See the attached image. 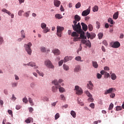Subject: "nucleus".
Segmentation results:
<instances>
[{"label":"nucleus","instance_id":"obj_10","mask_svg":"<svg viewBox=\"0 0 124 124\" xmlns=\"http://www.w3.org/2000/svg\"><path fill=\"white\" fill-rule=\"evenodd\" d=\"M120 46V44L119 42H115L113 43V45H112V47L117 48Z\"/></svg>","mask_w":124,"mask_h":124},{"label":"nucleus","instance_id":"obj_17","mask_svg":"<svg viewBox=\"0 0 124 124\" xmlns=\"http://www.w3.org/2000/svg\"><path fill=\"white\" fill-rule=\"evenodd\" d=\"M25 122H26V124H30L31 123V122L33 123V118L29 117L27 119L25 120Z\"/></svg>","mask_w":124,"mask_h":124},{"label":"nucleus","instance_id":"obj_22","mask_svg":"<svg viewBox=\"0 0 124 124\" xmlns=\"http://www.w3.org/2000/svg\"><path fill=\"white\" fill-rule=\"evenodd\" d=\"M119 16V13L118 12H117L116 13H115L114 15L113 16V18L115 20H116L118 18Z\"/></svg>","mask_w":124,"mask_h":124},{"label":"nucleus","instance_id":"obj_43","mask_svg":"<svg viewBox=\"0 0 124 124\" xmlns=\"http://www.w3.org/2000/svg\"><path fill=\"white\" fill-rule=\"evenodd\" d=\"M77 101H78V104H80V106H83V103L82 102H81V100L80 99V98H78L77 99Z\"/></svg>","mask_w":124,"mask_h":124},{"label":"nucleus","instance_id":"obj_15","mask_svg":"<svg viewBox=\"0 0 124 124\" xmlns=\"http://www.w3.org/2000/svg\"><path fill=\"white\" fill-rule=\"evenodd\" d=\"M81 26L82 28V30H83L84 31H86L88 30V27L87 26V25L83 22H81Z\"/></svg>","mask_w":124,"mask_h":124},{"label":"nucleus","instance_id":"obj_64","mask_svg":"<svg viewBox=\"0 0 124 124\" xmlns=\"http://www.w3.org/2000/svg\"><path fill=\"white\" fill-rule=\"evenodd\" d=\"M21 108V107L20 105H17L16 107V109L17 110H19Z\"/></svg>","mask_w":124,"mask_h":124},{"label":"nucleus","instance_id":"obj_9","mask_svg":"<svg viewBox=\"0 0 124 124\" xmlns=\"http://www.w3.org/2000/svg\"><path fill=\"white\" fill-rule=\"evenodd\" d=\"M93 84H92V81H89V83L87 84V88H88L90 90H92L93 89Z\"/></svg>","mask_w":124,"mask_h":124},{"label":"nucleus","instance_id":"obj_6","mask_svg":"<svg viewBox=\"0 0 124 124\" xmlns=\"http://www.w3.org/2000/svg\"><path fill=\"white\" fill-rule=\"evenodd\" d=\"M90 11H91L90 7H89V8L87 9V10H85V11H82V16L85 17L89 15L90 13Z\"/></svg>","mask_w":124,"mask_h":124},{"label":"nucleus","instance_id":"obj_14","mask_svg":"<svg viewBox=\"0 0 124 124\" xmlns=\"http://www.w3.org/2000/svg\"><path fill=\"white\" fill-rule=\"evenodd\" d=\"M61 87V85L52 86V91L53 92V93H56L58 91V89H59V87Z\"/></svg>","mask_w":124,"mask_h":124},{"label":"nucleus","instance_id":"obj_36","mask_svg":"<svg viewBox=\"0 0 124 124\" xmlns=\"http://www.w3.org/2000/svg\"><path fill=\"white\" fill-rule=\"evenodd\" d=\"M81 2H78V3H77L76 5H75V8H76L77 9L79 8L80 7H81Z\"/></svg>","mask_w":124,"mask_h":124},{"label":"nucleus","instance_id":"obj_58","mask_svg":"<svg viewBox=\"0 0 124 124\" xmlns=\"http://www.w3.org/2000/svg\"><path fill=\"white\" fill-rule=\"evenodd\" d=\"M103 44L105 45V46H108V42L106 41V40H104L103 41Z\"/></svg>","mask_w":124,"mask_h":124},{"label":"nucleus","instance_id":"obj_42","mask_svg":"<svg viewBox=\"0 0 124 124\" xmlns=\"http://www.w3.org/2000/svg\"><path fill=\"white\" fill-rule=\"evenodd\" d=\"M96 36V35L94 33H91V35H90V38L91 40H93L94 38H95Z\"/></svg>","mask_w":124,"mask_h":124},{"label":"nucleus","instance_id":"obj_61","mask_svg":"<svg viewBox=\"0 0 124 124\" xmlns=\"http://www.w3.org/2000/svg\"><path fill=\"white\" fill-rule=\"evenodd\" d=\"M63 63V61L62 60H61V61H60L59 62V66H61L62 65Z\"/></svg>","mask_w":124,"mask_h":124},{"label":"nucleus","instance_id":"obj_55","mask_svg":"<svg viewBox=\"0 0 124 124\" xmlns=\"http://www.w3.org/2000/svg\"><path fill=\"white\" fill-rule=\"evenodd\" d=\"M61 100H62L63 101L65 100V97H64L63 94L61 95Z\"/></svg>","mask_w":124,"mask_h":124},{"label":"nucleus","instance_id":"obj_52","mask_svg":"<svg viewBox=\"0 0 124 124\" xmlns=\"http://www.w3.org/2000/svg\"><path fill=\"white\" fill-rule=\"evenodd\" d=\"M59 113H56L55 116V119L57 120L58 118H59Z\"/></svg>","mask_w":124,"mask_h":124},{"label":"nucleus","instance_id":"obj_16","mask_svg":"<svg viewBox=\"0 0 124 124\" xmlns=\"http://www.w3.org/2000/svg\"><path fill=\"white\" fill-rule=\"evenodd\" d=\"M113 90V88H109L108 90H107V91H105L104 94L107 95L109 93H111Z\"/></svg>","mask_w":124,"mask_h":124},{"label":"nucleus","instance_id":"obj_47","mask_svg":"<svg viewBox=\"0 0 124 124\" xmlns=\"http://www.w3.org/2000/svg\"><path fill=\"white\" fill-rule=\"evenodd\" d=\"M24 13L23 10H20L18 11V16H22V14Z\"/></svg>","mask_w":124,"mask_h":124},{"label":"nucleus","instance_id":"obj_48","mask_svg":"<svg viewBox=\"0 0 124 124\" xmlns=\"http://www.w3.org/2000/svg\"><path fill=\"white\" fill-rule=\"evenodd\" d=\"M28 100L29 101L30 104H31V106L34 105V104H33V102L31 98H28Z\"/></svg>","mask_w":124,"mask_h":124},{"label":"nucleus","instance_id":"obj_3","mask_svg":"<svg viewBox=\"0 0 124 124\" xmlns=\"http://www.w3.org/2000/svg\"><path fill=\"white\" fill-rule=\"evenodd\" d=\"M57 31H56V35L59 37H62V31L64 30V28L63 27L58 26L56 28Z\"/></svg>","mask_w":124,"mask_h":124},{"label":"nucleus","instance_id":"obj_44","mask_svg":"<svg viewBox=\"0 0 124 124\" xmlns=\"http://www.w3.org/2000/svg\"><path fill=\"white\" fill-rule=\"evenodd\" d=\"M113 108V103H110L109 105V107H108V110H112Z\"/></svg>","mask_w":124,"mask_h":124},{"label":"nucleus","instance_id":"obj_20","mask_svg":"<svg viewBox=\"0 0 124 124\" xmlns=\"http://www.w3.org/2000/svg\"><path fill=\"white\" fill-rule=\"evenodd\" d=\"M92 64H93V67L94 68L97 69V68H98V64L97 63V62H92Z\"/></svg>","mask_w":124,"mask_h":124},{"label":"nucleus","instance_id":"obj_33","mask_svg":"<svg viewBox=\"0 0 124 124\" xmlns=\"http://www.w3.org/2000/svg\"><path fill=\"white\" fill-rule=\"evenodd\" d=\"M2 11H3V12H5L6 14H8V15L10 16L11 15V13L10 12V11H8L6 9H3V10H2Z\"/></svg>","mask_w":124,"mask_h":124},{"label":"nucleus","instance_id":"obj_5","mask_svg":"<svg viewBox=\"0 0 124 124\" xmlns=\"http://www.w3.org/2000/svg\"><path fill=\"white\" fill-rule=\"evenodd\" d=\"M75 91H76V94L78 95H81L83 93V91L82 89L78 87V86H75Z\"/></svg>","mask_w":124,"mask_h":124},{"label":"nucleus","instance_id":"obj_35","mask_svg":"<svg viewBox=\"0 0 124 124\" xmlns=\"http://www.w3.org/2000/svg\"><path fill=\"white\" fill-rule=\"evenodd\" d=\"M104 36V34H103L102 32H99V34H98V37H99V39L101 40L102 39L103 36Z\"/></svg>","mask_w":124,"mask_h":124},{"label":"nucleus","instance_id":"obj_49","mask_svg":"<svg viewBox=\"0 0 124 124\" xmlns=\"http://www.w3.org/2000/svg\"><path fill=\"white\" fill-rule=\"evenodd\" d=\"M23 102L25 103H27L28 102V99L27 98V97H25L24 98H23Z\"/></svg>","mask_w":124,"mask_h":124},{"label":"nucleus","instance_id":"obj_31","mask_svg":"<svg viewBox=\"0 0 124 124\" xmlns=\"http://www.w3.org/2000/svg\"><path fill=\"white\" fill-rule=\"evenodd\" d=\"M40 26L41 27L42 29H44L46 28H48V27H46V24H45V23H42L40 25Z\"/></svg>","mask_w":124,"mask_h":124},{"label":"nucleus","instance_id":"obj_40","mask_svg":"<svg viewBox=\"0 0 124 124\" xmlns=\"http://www.w3.org/2000/svg\"><path fill=\"white\" fill-rule=\"evenodd\" d=\"M85 93H86V94H87V96H88L89 97H92V94L90 93V92H89L88 91H85Z\"/></svg>","mask_w":124,"mask_h":124},{"label":"nucleus","instance_id":"obj_11","mask_svg":"<svg viewBox=\"0 0 124 124\" xmlns=\"http://www.w3.org/2000/svg\"><path fill=\"white\" fill-rule=\"evenodd\" d=\"M61 3V2L58 0H54V5L56 7H59Z\"/></svg>","mask_w":124,"mask_h":124},{"label":"nucleus","instance_id":"obj_30","mask_svg":"<svg viewBox=\"0 0 124 124\" xmlns=\"http://www.w3.org/2000/svg\"><path fill=\"white\" fill-rule=\"evenodd\" d=\"M71 115L74 118L76 117V113L75 112V111L72 110L71 111Z\"/></svg>","mask_w":124,"mask_h":124},{"label":"nucleus","instance_id":"obj_63","mask_svg":"<svg viewBox=\"0 0 124 124\" xmlns=\"http://www.w3.org/2000/svg\"><path fill=\"white\" fill-rule=\"evenodd\" d=\"M101 77H102V76H101L100 74H97V77L98 79H100L101 78Z\"/></svg>","mask_w":124,"mask_h":124},{"label":"nucleus","instance_id":"obj_57","mask_svg":"<svg viewBox=\"0 0 124 124\" xmlns=\"http://www.w3.org/2000/svg\"><path fill=\"white\" fill-rule=\"evenodd\" d=\"M122 110V107L120 106H117L116 107V111H120Z\"/></svg>","mask_w":124,"mask_h":124},{"label":"nucleus","instance_id":"obj_12","mask_svg":"<svg viewBox=\"0 0 124 124\" xmlns=\"http://www.w3.org/2000/svg\"><path fill=\"white\" fill-rule=\"evenodd\" d=\"M80 34V38L82 39H87V37L85 36V32L83 31H81L80 32H78Z\"/></svg>","mask_w":124,"mask_h":124},{"label":"nucleus","instance_id":"obj_24","mask_svg":"<svg viewBox=\"0 0 124 124\" xmlns=\"http://www.w3.org/2000/svg\"><path fill=\"white\" fill-rule=\"evenodd\" d=\"M81 69L80 68L79 65H77L76 67H75V69L74 70V72H79Z\"/></svg>","mask_w":124,"mask_h":124},{"label":"nucleus","instance_id":"obj_4","mask_svg":"<svg viewBox=\"0 0 124 124\" xmlns=\"http://www.w3.org/2000/svg\"><path fill=\"white\" fill-rule=\"evenodd\" d=\"M45 65L48 68L54 69L55 68V66L53 65V63H52L49 60H46L45 62Z\"/></svg>","mask_w":124,"mask_h":124},{"label":"nucleus","instance_id":"obj_50","mask_svg":"<svg viewBox=\"0 0 124 124\" xmlns=\"http://www.w3.org/2000/svg\"><path fill=\"white\" fill-rule=\"evenodd\" d=\"M41 50L42 52H45L46 51V48L44 47H42L41 48Z\"/></svg>","mask_w":124,"mask_h":124},{"label":"nucleus","instance_id":"obj_41","mask_svg":"<svg viewBox=\"0 0 124 124\" xmlns=\"http://www.w3.org/2000/svg\"><path fill=\"white\" fill-rule=\"evenodd\" d=\"M108 23H110V24L113 25V20L112 18H108Z\"/></svg>","mask_w":124,"mask_h":124},{"label":"nucleus","instance_id":"obj_18","mask_svg":"<svg viewBox=\"0 0 124 124\" xmlns=\"http://www.w3.org/2000/svg\"><path fill=\"white\" fill-rule=\"evenodd\" d=\"M81 20V17L78 15L75 16V20L73 21L79 22Z\"/></svg>","mask_w":124,"mask_h":124},{"label":"nucleus","instance_id":"obj_1","mask_svg":"<svg viewBox=\"0 0 124 124\" xmlns=\"http://www.w3.org/2000/svg\"><path fill=\"white\" fill-rule=\"evenodd\" d=\"M77 23L78 22L75 21H73L74 24L72 25V27H73L74 31H76L77 33H81V31H83L81 29V24H80L79 22L77 24Z\"/></svg>","mask_w":124,"mask_h":124},{"label":"nucleus","instance_id":"obj_54","mask_svg":"<svg viewBox=\"0 0 124 124\" xmlns=\"http://www.w3.org/2000/svg\"><path fill=\"white\" fill-rule=\"evenodd\" d=\"M35 83L32 82L31 83V84H30V87H31V88H34L35 87Z\"/></svg>","mask_w":124,"mask_h":124},{"label":"nucleus","instance_id":"obj_28","mask_svg":"<svg viewBox=\"0 0 124 124\" xmlns=\"http://www.w3.org/2000/svg\"><path fill=\"white\" fill-rule=\"evenodd\" d=\"M59 90L60 93H62L63 92H65V89H64L62 87H59Z\"/></svg>","mask_w":124,"mask_h":124},{"label":"nucleus","instance_id":"obj_8","mask_svg":"<svg viewBox=\"0 0 124 124\" xmlns=\"http://www.w3.org/2000/svg\"><path fill=\"white\" fill-rule=\"evenodd\" d=\"M26 65H28L32 67H34L35 69L38 68V66L37 65H36V63L32 62H30L27 64H26Z\"/></svg>","mask_w":124,"mask_h":124},{"label":"nucleus","instance_id":"obj_26","mask_svg":"<svg viewBox=\"0 0 124 124\" xmlns=\"http://www.w3.org/2000/svg\"><path fill=\"white\" fill-rule=\"evenodd\" d=\"M75 60H76L77 62H83V60H81V57L80 56L76 57V58H75Z\"/></svg>","mask_w":124,"mask_h":124},{"label":"nucleus","instance_id":"obj_23","mask_svg":"<svg viewBox=\"0 0 124 124\" xmlns=\"http://www.w3.org/2000/svg\"><path fill=\"white\" fill-rule=\"evenodd\" d=\"M110 77L111 78V79L113 80H116V78H117V76L116 75V74H115V73H113L110 75Z\"/></svg>","mask_w":124,"mask_h":124},{"label":"nucleus","instance_id":"obj_37","mask_svg":"<svg viewBox=\"0 0 124 124\" xmlns=\"http://www.w3.org/2000/svg\"><path fill=\"white\" fill-rule=\"evenodd\" d=\"M88 29H89V31H92L93 29V27L92 24H89Z\"/></svg>","mask_w":124,"mask_h":124},{"label":"nucleus","instance_id":"obj_45","mask_svg":"<svg viewBox=\"0 0 124 124\" xmlns=\"http://www.w3.org/2000/svg\"><path fill=\"white\" fill-rule=\"evenodd\" d=\"M12 86L13 88L16 87L17 86H18V83H17V82H13L12 83Z\"/></svg>","mask_w":124,"mask_h":124},{"label":"nucleus","instance_id":"obj_56","mask_svg":"<svg viewBox=\"0 0 124 124\" xmlns=\"http://www.w3.org/2000/svg\"><path fill=\"white\" fill-rule=\"evenodd\" d=\"M93 101H94V99H93V98H92V97H90L88 99V101L89 102H93Z\"/></svg>","mask_w":124,"mask_h":124},{"label":"nucleus","instance_id":"obj_25","mask_svg":"<svg viewBox=\"0 0 124 124\" xmlns=\"http://www.w3.org/2000/svg\"><path fill=\"white\" fill-rule=\"evenodd\" d=\"M93 12H97L98 11V6L97 5H95L94 6V7L93 8Z\"/></svg>","mask_w":124,"mask_h":124},{"label":"nucleus","instance_id":"obj_38","mask_svg":"<svg viewBox=\"0 0 124 124\" xmlns=\"http://www.w3.org/2000/svg\"><path fill=\"white\" fill-rule=\"evenodd\" d=\"M30 14H31V11H27L24 13V16L25 17H29L30 16Z\"/></svg>","mask_w":124,"mask_h":124},{"label":"nucleus","instance_id":"obj_39","mask_svg":"<svg viewBox=\"0 0 124 124\" xmlns=\"http://www.w3.org/2000/svg\"><path fill=\"white\" fill-rule=\"evenodd\" d=\"M43 32L45 33H46L48 32H49L50 30L48 29V28H45V29H43Z\"/></svg>","mask_w":124,"mask_h":124},{"label":"nucleus","instance_id":"obj_27","mask_svg":"<svg viewBox=\"0 0 124 124\" xmlns=\"http://www.w3.org/2000/svg\"><path fill=\"white\" fill-rule=\"evenodd\" d=\"M63 69L65 71H67L68 70H69V66L66 65V64H63Z\"/></svg>","mask_w":124,"mask_h":124},{"label":"nucleus","instance_id":"obj_21","mask_svg":"<svg viewBox=\"0 0 124 124\" xmlns=\"http://www.w3.org/2000/svg\"><path fill=\"white\" fill-rule=\"evenodd\" d=\"M52 83L55 85V86H60L59 84V82L58 81L57 79H54V80L52 81Z\"/></svg>","mask_w":124,"mask_h":124},{"label":"nucleus","instance_id":"obj_62","mask_svg":"<svg viewBox=\"0 0 124 124\" xmlns=\"http://www.w3.org/2000/svg\"><path fill=\"white\" fill-rule=\"evenodd\" d=\"M87 43V41L85 40H84V39H82V40H81V43H82V44H85Z\"/></svg>","mask_w":124,"mask_h":124},{"label":"nucleus","instance_id":"obj_13","mask_svg":"<svg viewBox=\"0 0 124 124\" xmlns=\"http://www.w3.org/2000/svg\"><path fill=\"white\" fill-rule=\"evenodd\" d=\"M52 53H54V55H59L61 54L60 51L58 49H54L52 50Z\"/></svg>","mask_w":124,"mask_h":124},{"label":"nucleus","instance_id":"obj_7","mask_svg":"<svg viewBox=\"0 0 124 124\" xmlns=\"http://www.w3.org/2000/svg\"><path fill=\"white\" fill-rule=\"evenodd\" d=\"M100 73L101 75H104L105 78H109L110 77L109 74L107 73V72H106V71H101Z\"/></svg>","mask_w":124,"mask_h":124},{"label":"nucleus","instance_id":"obj_2","mask_svg":"<svg viewBox=\"0 0 124 124\" xmlns=\"http://www.w3.org/2000/svg\"><path fill=\"white\" fill-rule=\"evenodd\" d=\"M31 46L32 43L30 42L28 43V44H24V45L26 51L27 52L28 54L29 55H31V54H32V50L31 48Z\"/></svg>","mask_w":124,"mask_h":124},{"label":"nucleus","instance_id":"obj_60","mask_svg":"<svg viewBox=\"0 0 124 124\" xmlns=\"http://www.w3.org/2000/svg\"><path fill=\"white\" fill-rule=\"evenodd\" d=\"M16 99V98L15 97V94H12V100L15 101Z\"/></svg>","mask_w":124,"mask_h":124},{"label":"nucleus","instance_id":"obj_51","mask_svg":"<svg viewBox=\"0 0 124 124\" xmlns=\"http://www.w3.org/2000/svg\"><path fill=\"white\" fill-rule=\"evenodd\" d=\"M8 113L9 115H10L11 116H13L12 111L11 109H8Z\"/></svg>","mask_w":124,"mask_h":124},{"label":"nucleus","instance_id":"obj_32","mask_svg":"<svg viewBox=\"0 0 124 124\" xmlns=\"http://www.w3.org/2000/svg\"><path fill=\"white\" fill-rule=\"evenodd\" d=\"M84 44H85V45L87 46H88L89 48H90L92 46L91 42H90V40H88V41H87V42Z\"/></svg>","mask_w":124,"mask_h":124},{"label":"nucleus","instance_id":"obj_19","mask_svg":"<svg viewBox=\"0 0 124 124\" xmlns=\"http://www.w3.org/2000/svg\"><path fill=\"white\" fill-rule=\"evenodd\" d=\"M72 60V57H65L64 59V62H68L69 60Z\"/></svg>","mask_w":124,"mask_h":124},{"label":"nucleus","instance_id":"obj_34","mask_svg":"<svg viewBox=\"0 0 124 124\" xmlns=\"http://www.w3.org/2000/svg\"><path fill=\"white\" fill-rule=\"evenodd\" d=\"M55 17L57 19H62V15L57 14L55 15Z\"/></svg>","mask_w":124,"mask_h":124},{"label":"nucleus","instance_id":"obj_59","mask_svg":"<svg viewBox=\"0 0 124 124\" xmlns=\"http://www.w3.org/2000/svg\"><path fill=\"white\" fill-rule=\"evenodd\" d=\"M89 106H90V107L92 108H95V105L94 103H91Z\"/></svg>","mask_w":124,"mask_h":124},{"label":"nucleus","instance_id":"obj_29","mask_svg":"<svg viewBox=\"0 0 124 124\" xmlns=\"http://www.w3.org/2000/svg\"><path fill=\"white\" fill-rule=\"evenodd\" d=\"M71 36L72 37H78V33L76 32V31H73V32H72Z\"/></svg>","mask_w":124,"mask_h":124},{"label":"nucleus","instance_id":"obj_46","mask_svg":"<svg viewBox=\"0 0 124 124\" xmlns=\"http://www.w3.org/2000/svg\"><path fill=\"white\" fill-rule=\"evenodd\" d=\"M80 39V38L78 37V36H76V37H74L73 41L75 42L78 41V40H79Z\"/></svg>","mask_w":124,"mask_h":124},{"label":"nucleus","instance_id":"obj_53","mask_svg":"<svg viewBox=\"0 0 124 124\" xmlns=\"http://www.w3.org/2000/svg\"><path fill=\"white\" fill-rule=\"evenodd\" d=\"M96 25H97V28L99 29L100 28V23L97 21L96 22Z\"/></svg>","mask_w":124,"mask_h":124}]
</instances>
